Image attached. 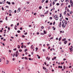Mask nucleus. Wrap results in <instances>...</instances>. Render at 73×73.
<instances>
[{"label": "nucleus", "mask_w": 73, "mask_h": 73, "mask_svg": "<svg viewBox=\"0 0 73 73\" xmlns=\"http://www.w3.org/2000/svg\"><path fill=\"white\" fill-rule=\"evenodd\" d=\"M65 24L64 26V24H62V27H63L64 28H65L66 26L67 25V23H68V22L67 21H65Z\"/></svg>", "instance_id": "nucleus-1"}, {"label": "nucleus", "mask_w": 73, "mask_h": 73, "mask_svg": "<svg viewBox=\"0 0 73 73\" xmlns=\"http://www.w3.org/2000/svg\"><path fill=\"white\" fill-rule=\"evenodd\" d=\"M54 19H55L56 20H58V17L57 16V15H56L54 16Z\"/></svg>", "instance_id": "nucleus-2"}, {"label": "nucleus", "mask_w": 73, "mask_h": 73, "mask_svg": "<svg viewBox=\"0 0 73 73\" xmlns=\"http://www.w3.org/2000/svg\"><path fill=\"white\" fill-rule=\"evenodd\" d=\"M73 46H71V48H69L70 50V51H73Z\"/></svg>", "instance_id": "nucleus-3"}, {"label": "nucleus", "mask_w": 73, "mask_h": 73, "mask_svg": "<svg viewBox=\"0 0 73 73\" xmlns=\"http://www.w3.org/2000/svg\"><path fill=\"white\" fill-rule=\"evenodd\" d=\"M59 27H61V22H60V24H59Z\"/></svg>", "instance_id": "nucleus-4"}, {"label": "nucleus", "mask_w": 73, "mask_h": 73, "mask_svg": "<svg viewBox=\"0 0 73 73\" xmlns=\"http://www.w3.org/2000/svg\"><path fill=\"white\" fill-rule=\"evenodd\" d=\"M65 20H63L62 22V24H65Z\"/></svg>", "instance_id": "nucleus-5"}, {"label": "nucleus", "mask_w": 73, "mask_h": 73, "mask_svg": "<svg viewBox=\"0 0 73 73\" xmlns=\"http://www.w3.org/2000/svg\"><path fill=\"white\" fill-rule=\"evenodd\" d=\"M62 38V37L61 36L59 38V41H61V38Z\"/></svg>", "instance_id": "nucleus-6"}, {"label": "nucleus", "mask_w": 73, "mask_h": 73, "mask_svg": "<svg viewBox=\"0 0 73 73\" xmlns=\"http://www.w3.org/2000/svg\"><path fill=\"white\" fill-rule=\"evenodd\" d=\"M64 44H66V43H67V41H66V40L64 42Z\"/></svg>", "instance_id": "nucleus-7"}, {"label": "nucleus", "mask_w": 73, "mask_h": 73, "mask_svg": "<svg viewBox=\"0 0 73 73\" xmlns=\"http://www.w3.org/2000/svg\"><path fill=\"white\" fill-rule=\"evenodd\" d=\"M71 4V7H72L73 6V3H70Z\"/></svg>", "instance_id": "nucleus-8"}, {"label": "nucleus", "mask_w": 73, "mask_h": 73, "mask_svg": "<svg viewBox=\"0 0 73 73\" xmlns=\"http://www.w3.org/2000/svg\"><path fill=\"white\" fill-rule=\"evenodd\" d=\"M16 54H19V52H18V51H17L16 52Z\"/></svg>", "instance_id": "nucleus-9"}, {"label": "nucleus", "mask_w": 73, "mask_h": 73, "mask_svg": "<svg viewBox=\"0 0 73 73\" xmlns=\"http://www.w3.org/2000/svg\"><path fill=\"white\" fill-rule=\"evenodd\" d=\"M44 34H46L47 33V32H46L44 30Z\"/></svg>", "instance_id": "nucleus-10"}, {"label": "nucleus", "mask_w": 73, "mask_h": 73, "mask_svg": "<svg viewBox=\"0 0 73 73\" xmlns=\"http://www.w3.org/2000/svg\"><path fill=\"white\" fill-rule=\"evenodd\" d=\"M52 29H53L54 31H55V30H56V28L54 27H52Z\"/></svg>", "instance_id": "nucleus-11"}, {"label": "nucleus", "mask_w": 73, "mask_h": 73, "mask_svg": "<svg viewBox=\"0 0 73 73\" xmlns=\"http://www.w3.org/2000/svg\"><path fill=\"white\" fill-rule=\"evenodd\" d=\"M65 40H66V38H65L63 39L62 40V41H65Z\"/></svg>", "instance_id": "nucleus-12"}, {"label": "nucleus", "mask_w": 73, "mask_h": 73, "mask_svg": "<svg viewBox=\"0 0 73 73\" xmlns=\"http://www.w3.org/2000/svg\"><path fill=\"white\" fill-rule=\"evenodd\" d=\"M18 49H20V45H18Z\"/></svg>", "instance_id": "nucleus-13"}, {"label": "nucleus", "mask_w": 73, "mask_h": 73, "mask_svg": "<svg viewBox=\"0 0 73 73\" xmlns=\"http://www.w3.org/2000/svg\"><path fill=\"white\" fill-rule=\"evenodd\" d=\"M9 62V61L8 60H7L6 64H8Z\"/></svg>", "instance_id": "nucleus-14"}, {"label": "nucleus", "mask_w": 73, "mask_h": 73, "mask_svg": "<svg viewBox=\"0 0 73 73\" xmlns=\"http://www.w3.org/2000/svg\"><path fill=\"white\" fill-rule=\"evenodd\" d=\"M48 13V11H47L46 12L44 13V15H45V14L46 13Z\"/></svg>", "instance_id": "nucleus-15"}, {"label": "nucleus", "mask_w": 73, "mask_h": 73, "mask_svg": "<svg viewBox=\"0 0 73 73\" xmlns=\"http://www.w3.org/2000/svg\"><path fill=\"white\" fill-rule=\"evenodd\" d=\"M18 55H19V54H15V56L16 57H17L18 56Z\"/></svg>", "instance_id": "nucleus-16"}, {"label": "nucleus", "mask_w": 73, "mask_h": 73, "mask_svg": "<svg viewBox=\"0 0 73 73\" xmlns=\"http://www.w3.org/2000/svg\"><path fill=\"white\" fill-rule=\"evenodd\" d=\"M12 12V11L11 10H9V13H11Z\"/></svg>", "instance_id": "nucleus-17"}, {"label": "nucleus", "mask_w": 73, "mask_h": 73, "mask_svg": "<svg viewBox=\"0 0 73 73\" xmlns=\"http://www.w3.org/2000/svg\"><path fill=\"white\" fill-rule=\"evenodd\" d=\"M5 1V0H4V1H3L2 2V4H4Z\"/></svg>", "instance_id": "nucleus-18"}, {"label": "nucleus", "mask_w": 73, "mask_h": 73, "mask_svg": "<svg viewBox=\"0 0 73 73\" xmlns=\"http://www.w3.org/2000/svg\"><path fill=\"white\" fill-rule=\"evenodd\" d=\"M41 8H42V7H41V6H40L39 7V9H41Z\"/></svg>", "instance_id": "nucleus-19"}, {"label": "nucleus", "mask_w": 73, "mask_h": 73, "mask_svg": "<svg viewBox=\"0 0 73 73\" xmlns=\"http://www.w3.org/2000/svg\"><path fill=\"white\" fill-rule=\"evenodd\" d=\"M25 60H28V58H27V57H25Z\"/></svg>", "instance_id": "nucleus-20"}, {"label": "nucleus", "mask_w": 73, "mask_h": 73, "mask_svg": "<svg viewBox=\"0 0 73 73\" xmlns=\"http://www.w3.org/2000/svg\"><path fill=\"white\" fill-rule=\"evenodd\" d=\"M5 19L7 20H7H8V18H7V17H6L5 18Z\"/></svg>", "instance_id": "nucleus-21"}, {"label": "nucleus", "mask_w": 73, "mask_h": 73, "mask_svg": "<svg viewBox=\"0 0 73 73\" xmlns=\"http://www.w3.org/2000/svg\"><path fill=\"white\" fill-rule=\"evenodd\" d=\"M66 11L64 12V15H66Z\"/></svg>", "instance_id": "nucleus-22"}, {"label": "nucleus", "mask_w": 73, "mask_h": 73, "mask_svg": "<svg viewBox=\"0 0 73 73\" xmlns=\"http://www.w3.org/2000/svg\"><path fill=\"white\" fill-rule=\"evenodd\" d=\"M45 1V0H42V3H44V2Z\"/></svg>", "instance_id": "nucleus-23"}, {"label": "nucleus", "mask_w": 73, "mask_h": 73, "mask_svg": "<svg viewBox=\"0 0 73 73\" xmlns=\"http://www.w3.org/2000/svg\"><path fill=\"white\" fill-rule=\"evenodd\" d=\"M62 17V15H61V14H60V17Z\"/></svg>", "instance_id": "nucleus-24"}, {"label": "nucleus", "mask_w": 73, "mask_h": 73, "mask_svg": "<svg viewBox=\"0 0 73 73\" xmlns=\"http://www.w3.org/2000/svg\"><path fill=\"white\" fill-rule=\"evenodd\" d=\"M27 50H28V49H26L25 50V52H27Z\"/></svg>", "instance_id": "nucleus-25"}, {"label": "nucleus", "mask_w": 73, "mask_h": 73, "mask_svg": "<svg viewBox=\"0 0 73 73\" xmlns=\"http://www.w3.org/2000/svg\"><path fill=\"white\" fill-rule=\"evenodd\" d=\"M33 46V45H32L31 46V49H33V47H32Z\"/></svg>", "instance_id": "nucleus-26"}, {"label": "nucleus", "mask_w": 73, "mask_h": 73, "mask_svg": "<svg viewBox=\"0 0 73 73\" xmlns=\"http://www.w3.org/2000/svg\"><path fill=\"white\" fill-rule=\"evenodd\" d=\"M8 29L9 31H10V28L9 27H8Z\"/></svg>", "instance_id": "nucleus-27"}, {"label": "nucleus", "mask_w": 73, "mask_h": 73, "mask_svg": "<svg viewBox=\"0 0 73 73\" xmlns=\"http://www.w3.org/2000/svg\"><path fill=\"white\" fill-rule=\"evenodd\" d=\"M55 4V3L54 2H53L52 3L53 5H54V4Z\"/></svg>", "instance_id": "nucleus-28"}, {"label": "nucleus", "mask_w": 73, "mask_h": 73, "mask_svg": "<svg viewBox=\"0 0 73 73\" xmlns=\"http://www.w3.org/2000/svg\"><path fill=\"white\" fill-rule=\"evenodd\" d=\"M18 33H20V31L18 30L17 31Z\"/></svg>", "instance_id": "nucleus-29"}, {"label": "nucleus", "mask_w": 73, "mask_h": 73, "mask_svg": "<svg viewBox=\"0 0 73 73\" xmlns=\"http://www.w3.org/2000/svg\"><path fill=\"white\" fill-rule=\"evenodd\" d=\"M46 3H48V1L46 0Z\"/></svg>", "instance_id": "nucleus-30"}, {"label": "nucleus", "mask_w": 73, "mask_h": 73, "mask_svg": "<svg viewBox=\"0 0 73 73\" xmlns=\"http://www.w3.org/2000/svg\"><path fill=\"white\" fill-rule=\"evenodd\" d=\"M45 71L46 73H47V72H48V70L47 69H46Z\"/></svg>", "instance_id": "nucleus-31"}, {"label": "nucleus", "mask_w": 73, "mask_h": 73, "mask_svg": "<svg viewBox=\"0 0 73 73\" xmlns=\"http://www.w3.org/2000/svg\"><path fill=\"white\" fill-rule=\"evenodd\" d=\"M2 10H3V11H4V8H3V7H2Z\"/></svg>", "instance_id": "nucleus-32"}, {"label": "nucleus", "mask_w": 73, "mask_h": 73, "mask_svg": "<svg viewBox=\"0 0 73 73\" xmlns=\"http://www.w3.org/2000/svg\"><path fill=\"white\" fill-rule=\"evenodd\" d=\"M62 21V18H60V21Z\"/></svg>", "instance_id": "nucleus-33"}, {"label": "nucleus", "mask_w": 73, "mask_h": 73, "mask_svg": "<svg viewBox=\"0 0 73 73\" xmlns=\"http://www.w3.org/2000/svg\"><path fill=\"white\" fill-rule=\"evenodd\" d=\"M65 19L66 20H68V18H66Z\"/></svg>", "instance_id": "nucleus-34"}, {"label": "nucleus", "mask_w": 73, "mask_h": 73, "mask_svg": "<svg viewBox=\"0 0 73 73\" xmlns=\"http://www.w3.org/2000/svg\"><path fill=\"white\" fill-rule=\"evenodd\" d=\"M27 33H24V35H27Z\"/></svg>", "instance_id": "nucleus-35"}, {"label": "nucleus", "mask_w": 73, "mask_h": 73, "mask_svg": "<svg viewBox=\"0 0 73 73\" xmlns=\"http://www.w3.org/2000/svg\"><path fill=\"white\" fill-rule=\"evenodd\" d=\"M59 5V3H58L56 4V5Z\"/></svg>", "instance_id": "nucleus-36"}, {"label": "nucleus", "mask_w": 73, "mask_h": 73, "mask_svg": "<svg viewBox=\"0 0 73 73\" xmlns=\"http://www.w3.org/2000/svg\"><path fill=\"white\" fill-rule=\"evenodd\" d=\"M19 51L20 52H22V50H19Z\"/></svg>", "instance_id": "nucleus-37"}, {"label": "nucleus", "mask_w": 73, "mask_h": 73, "mask_svg": "<svg viewBox=\"0 0 73 73\" xmlns=\"http://www.w3.org/2000/svg\"><path fill=\"white\" fill-rule=\"evenodd\" d=\"M14 29H15V30H17V28H16V27H15Z\"/></svg>", "instance_id": "nucleus-38"}, {"label": "nucleus", "mask_w": 73, "mask_h": 73, "mask_svg": "<svg viewBox=\"0 0 73 73\" xmlns=\"http://www.w3.org/2000/svg\"><path fill=\"white\" fill-rule=\"evenodd\" d=\"M17 26H19V23H17Z\"/></svg>", "instance_id": "nucleus-39"}, {"label": "nucleus", "mask_w": 73, "mask_h": 73, "mask_svg": "<svg viewBox=\"0 0 73 73\" xmlns=\"http://www.w3.org/2000/svg\"><path fill=\"white\" fill-rule=\"evenodd\" d=\"M41 35H44V34L43 33H41L40 34Z\"/></svg>", "instance_id": "nucleus-40"}, {"label": "nucleus", "mask_w": 73, "mask_h": 73, "mask_svg": "<svg viewBox=\"0 0 73 73\" xmlns=\"http://www.w3.org/2000/svg\"><path fill=\"white\" fill-rule=\"evenodd\" d=\"M50 20H52V17H50Z\"/></svg>", "instance_id": "nucleus-41"}, {"label": "nucleus", "mask_w": 73, "mask_h": 73, "mask_svg": "<svg viewBox=\"0 0 73 73\" xmlns=\"http://www.w3.org/2000/svg\"><path fill=\"white\" fill-rule=\"evenodd\" d=\"M67 15L68 16H70V14H69V13H68L67 14Z\"/></svg>", "instance_id": "nucleus-42"}, {"label": "nucleus", "mask_w": 73, "mask_h": 73, "mask_svg": "<svg viewBox=\"0 0 73 73\" xmlns=\"http://www.w3.org/2000/svg\"><path fill=\"white\" fill-rule=\"evenodd\" d=\"M23 45H22V46H21V48H23Z\"/></svg>", "instance_id": "nucleus-43"}, {"label": "nucleus", "mask_w": 73, "mask_h": 73, "mask_svg": "<svg viewBox=\"0 0 73 73\" xmlns=\"http://www.w3.org/2000/svg\"><path fill=\"white\" fill-rule=\"evenodd\" d=\"M44 51H45V49H43V52H44Z\"/></svg>", "instance_id": "nucleus-44"}, {"label": "nucleus", "mask_w": 73, "mask_h": 73, "mask_svg": "<svg viewBox=\"0 0 73 73\" xmlns=\"http://www.w3.org/2000/svg\"><path fill=\"white\" fill-rule=\"evenodd\" d=\"M56 57L55 56V57H54V60H55V59H56Z\"/></svg>", "instance_id": "nucleus-45"}, {"label": "nucleus", "mask_w": 73, "mask_h": 73, "mask_svg": "<svg viewBox=\"0 0 73 73\" xmlns=\"http://www.w3.org/2000/svg\"><path fill=\"white\" fill-rule=\"evenodd\" d=\"M70 3H72V0H70Z\"/></svg>", "instance_id": "nucleus-46"}, {"label": "nucleus", "mask_w": 73, "mask_h": 73, "mask_svg": "<svg viewBox=\"0 0 73 73\" xmlns=\"http://www.w3.org/2000/svg\"><path fill=\"white\" fill-rule=\"evenodd\" d=\"M35 49L36 50V51H37V49H38V48H37V47H36L35 48Z\"/></svg>", "instance_id": "nucleus-47"}, {"label": "nucleus", "mask_w": 73, "mask_h": 73, "mask_svg": "<svg viewBox=\"0 0 73 73\" xmlns=\"http://www.w3.org/2000/svg\"><path fill=\"white\" fill-rule=\"evenodd\" d=\"M13 50H16V48H15L13 49Z\"/></svg>", "instance_id": "nucleus-48"}, {"label": "nucleus", "mask_w": 73, "mask_h": 73, "mask_svg": "<svg viewBox=\"0 0 73 73\" xmlns=\"http://www.w3.org/2000/svg\"><path fill=\"white\" fill-rule=\"evenodd\" d=\"M8 4L9 5H10V4H11V3H10V2H9V3H8Z\"/></svg>", "instance_id": "nucleus-49"}, {"label": "nucleus", "mask_w": 73, "mask_h": 73, "mask_svg": "<svg viewBox=\"0 0 73 73\" xmlns=\"http://www.w3.org/2000/svg\"><path fill=\"white\" fill-rule=\"evenodd\" d=\"M61 42H59V44H60V45H61Z\"/></svg>", "instance_id": "nucleus-50"}, {"label": "nucleus", "mask_w": 73, "mask_h": 73, "mask_svg": "<svg viewBox=\"0 0 73 73\" xmlns=\"http://www.w3.org/2000/svg\"><path fill=\"white\" fill-rule=\"evenodd\" d=\"M3 21H0V23H3Z\"/></svg>", "instance_id": "nucleus-51"}, {"label": "nucleus", "mask_w": 73, "mask_h": 73, "mask_svg": "<svg viewBox=\"0 0 73 73\" xmlns=\"http://www.w3.org/2000/svg\"><path fill=\"white\" fill-rule=\"evenodd\" d=\"M68 8H70V5H69L68 6Z\"/></svg>", "instance_id": "nucleus-52"}, {"label": "nucleus", "mask_w": 73, "mask_h": 73, "mask_svg": "<svg viewBox=\"0 0 73 73\" xmlns=\"http://www.w3.org/2000/svg\"><path fill=\"white\" fill-rule=\"evenodd\" d=\"M64 69H65L66 68V67H65V66H64L63 67Z\"/></svg>", "instance_id": "nucleus-53"}, {"label": "nucleus", "mask_w": 73, "mask_h": 73, "mask_svg": "<svg viewBox=\"0 0 73 73\" xmlns=\"http://www.w3.org/2000/svg\"><path fill=\"white\" fill-rule=\"evenodd\" d=\"M22 37H25V36L24 35H23L22 36Z\"/></svg>", "instance_id": "nucleus-54"}, {"label": "nucleus", "mask_w": 73, "mask_h": 73, "mask_svg": "<svg viewBox=\"0 0 73 73\" xmlns=\"http://www.w3.org/2000/svg\"><path fill=\"white\" fill-rule=\"evenodd\" d=\"M53 37H52V38H50V40H51V39H53Z\"/></svg>", "instance_id": "nucleus-55"}, {"label": "nucleus", "mask_w": 73, "mask_h": 73, "mask_svg": "<svg viewBox=\"0 0 73 73\" xmlns=\"http://www.w3.org/2000/svg\"><path fill=\"white\" fill-rule=\"evenodd\" d=\"M41 28L42 29H43V28H44V27L43 26H42L41 27Z\"/></svg>", "instance_id": "nucleus-56"}, {"label": "nucleus", "mask_w": 73, "mask_h": 73, "mask_svg": "<svg viewBox=\"0 0 73 73\" xmlns=\"http://www.w3.org/2000/svg\"><path fill=\"white\" fill-rule=\"evenodd\" d=\"M67 9V7H66L65 8V10H66Z\"/></svg>", "instance_id": "nucleus-57"}, {"label": "nucleus", "mask_w": 73, "mask_h": 73, "mask_svg": "<svg viewBox=\"0 0 73 73\" xmlns=\"http://www.w3.org/2000/svg\"><path fill=\"white\" fill-rule=\"evenodd\" d=\"M72 11H70V14H72Z\"/></svg>", "instance_id": "nucleus-58"}, {"label": "nucleus", "mask_w": 73, "mask_h": 73, "mask_svg": "<svg viewBox=\"0 0 73 73\" xmlns=\"http://www.w3.org/2000/svg\"><path fill=\"white\" fill-rule=\"evenodd\" d=\"M12 4H15V3L13 2H12Z\"/></svg>", "instance_id": "nucleus-59"}, {"label": "nucleus", "mask_w": 73, "mask_h": 73, "mask_svg": "<svg viewBox=\"0 0 73 73\" xmlns=\"http://www.w3.org/2000/svg\"><path fill=\"white\" fill-rule=\"evenodd\" d=\"M18 10H19V11H20V8H19Z\"/></svg>", "instance_id": "nucleus-60"}, {"label": "nucleus", "mask_w": 73, "mask_h": 73, "mask_svg": "<svg viewBox=\"0 0 73 73\" xmlns=\"http://www.w3.org/2000/svg\"><path fill=\"white\" fill-rule=\"evenodd\" d=\"M31 54L32 55H33V52H32V53H31Z\"/></svg>", "instance_id": "nucleus-61"}, {"label": "nucleus", "mask_w": 73, "mask_h": 73, "mask_svg": "<svg viewBox=\"0 0 73 73\" xmlns=\"http://www.w3.org/2000/svg\"><path fill=\"white\" fill-rule=\"evenodd\" d=\"M14 13H16V10H15Z\"/></svg>", "instance_id": "nucleus-62"}, {"label": "nucleus", "mask_w": 73, "mask_h": 73, "mask_svg": "<svg viewBox=\"0 0 73 73\" xmlns=\"http://www.w3.org/2000/svg\"><path fill=\"white\" fill-rule=\"evenodd\" d=\"M64 1V0H61V2H63Z\"/></svg>", "instance_id": "nucleus-63"}, {"label": "nucleus", "mask_w": 73, "mask_h": 73, "mask_svg": "<svg viewBox=\"0 0 73 73\" xmlns=\"http://www.w3.org/2000/svg\"><path fill=\"white\" fill-rule=\"evenodd\" d=\"M37 35H38L39 34V32H38L36 33Z\"/></svg>", "instance_id": "nucleus-64"}]
</instances>
